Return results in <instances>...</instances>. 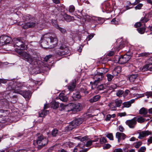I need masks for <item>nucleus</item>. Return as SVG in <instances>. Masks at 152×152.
<instances>
[{
	"mask_svg": "<svg viewBox=\"0 0 152 152\" xmlns=\"http://www.w3.org/2000/svg\"><path fill=\"white\" fill-rule=\"evenodd\" d=\"M58 42L57 37L50 36L48 34H44L40 41L41 46L43 48H53L56 46Z\"/></svg>",
	"mask_w": 152,
	"mask_h": 152,
	"instance_id": "obj_1",
	"label": "nucleus"
},
{
	"mask_svg": "<svg viewBox=\"0 0 152 152\" xmlns=\"http://www.w3.org/2000/svg\"><path fill=\"white\" fill-rule=\"evenodd\" d=\"M23 20L27 21V22L26 23L25 25L22 26L23 29L33 27L35 26L36 23L34 19L31 18L30 15L23 16Z\"/></svg>",
	"mask_w": 152,
	"mask_h": 152,
	"instance_id": "obj_2",
	"label": "nucleus"
},
{
	"mask_svg": "<svg viewBox=\"0 0 152 152\" xmlns=\"http://www.w3.org/2000/svg\"><path fill=\"white\" fill-rule=\"evenodd\" d=\"M58 48L56 50V55L61 56L68 54L70 52L68 48L64 44H62L59 45Z\"/></svg>",
	"mask_w": 152,
	"mask_h": 152,
	"instance_id": "obj_3",
	"label": "nucleus"
},
{
	"mask_svg": "<svg viewBox=\"0 0 152 152\" xmlns=\"http://www.w3.org/2000/svg\"><path fill=\"white\" fill-rule=\"evenodd\" d=\"M83 121V119L81 118H77L73 121L68 126L66 127L65 131H68L72 130L82 124Z\"/></svg>",
	"mask_w": 152,
	"mask_h": 152,
	"instance_id": "obj_4",
	"label": "nucleus"
},
{
	"mask_svg": "<svg viewBox=\"0 0 152 152\" xmlns=\"http://www.w3.org/2000/svg\"><path fill=\"white\" fill-rule=\"evenodd\" d=\"M48 139L42 135H41L38 137L36 140V143L37 145V148L38 149H40L46 145L48 143Z\"/></svg>",
	"mask_w": 152,
	"mask_h": 152,
	"instance_id": "obj_5",
	"label": "nucleus"
},
{
	"mask_svg": "<svg viewBox=\"0 0 152 152\" xmlns=\"http://www.w3.org/2000/svg\"><path fill=\"white\" fill-rule=\"evenodd\" d=\"M19 54L22 58L30 64H33L34 61V58L32 56L27 53L26 51H20Z\"/></svg>",
	"mask_w": 152,
	"mask_h": 152,
	"instance_id": "obj_6",
	"label": "nucleus"
},
{
	"mask_svg": "<svg viewBox=\"0 0 152 152\" xmlns=\"http://www.w3.org/2000/svg\"><path fill=\"white\" fill-rule=\"evenodd\" d=\"M131 56L126 54L124 56H121L120 57L116 56L115 57L118 63L121 64H123L126 63L131 58Z\"/></svg>",
	"mask_w": 152,
	"mask_h": 152,
	"instance_id": "obj_7",
	"label": "nucleus"
},
{
	"mask_svg": "<svg viewBox=\"0 0 152 152\" xmlns=\"http://www.w3.org/2000/svg\"><path fill=\"white\" fill-rule=\"evenodd\" d=\"M125 123L130 128H134L137 124V117H134L131 120H127L126 121Z\"/></svg>",
	"mask_w": 152,
	"mask_h": 152,
	"instance_id": "obj_8",
	"label": "nucleus"
},
{
	"mask_svg": "<svg viewBox=\"0 0 152 152\" xmlns=\"http://www.w3.org/2000/svg\"><path fill=\"white\" fill-rule=\"evenodd\" d=\"M148 64L144 65L142 69V71L145 72L147 70L152 72V57L148 59Z\"/></svg>",
	"mask_w": 152,
	"mask_h": 152,
	"instance_id": "obj_9",
	"label": "nucleus"
},
{
	"mask_svg": "<svg viewBox=\"0 0 152 152\" xmlns=\"http://www.w3.org/2000/svg\"><path fill=\"white\" fill-rule=\"evenodd\" d=\"M14 43V46L20 48V49H23L25 47V45L18 38L14 39L13 40Z\"/></svg>",
	"mask_w": 152,
	"mask_h": 152,
	"instance_id": "obj_10",
	"label": "nucleus"
},
{
	"mask_svg": "<svg viewBox=\"0 0 152 152\" xmlns=\"http://www.w3.org/2000/svg\"><path fill=\"white\" fill-rule=\"evenodd\" d=\"M16 93L19 94L26 98H29L31 95L30 91H16Z\"/></svg>",
	"mask_w": 152,
	"mask_h": 152,
	"instance_id": "obj_11",
	"label": "nucleus"
},
{
	"mask_svg": "<svg viewBox=\"0 0 152 152\" xmlns=\"http://www.w3.org/2000/svg\"><path fill=\"white\" fill-rule=\"evenodd\" d=\"M103 77V76L102 75H99V74L98 73V74L95 75L94 79L95 80L94 82H91L90 83L91 84H93L94 85H97V84L101 81Z\"/></svg>",
	"mask_w": 152,
	"mask_h": 152,
	"instance_id": "obj_12",
	"label": "nucleus"
},
{
	"mask_svg": "<svg viewBox=\"0 0 152 152\" xmlns=\"http://www.w3.org/2000/svg\"><path fill=\"white\" fill-rule=\"evenodd\" d=\"M115 137L119 143L121 140H124L126 138V135L124 133L118 132L116 134Z\"/></svg>",
	"mask_w": 152,
	"mask_h": 152,
	"instance_id": "obj_13",
	"label": "nucleus"
},
{
	"mask_svg": "<svg viewBox=\"0 0 152 152\" xmlns=\"http://www.w3.org/2000/svg\"><path fill=\"white\" fill-rule=\"evenodd\" d=\"M139 135L138 138L139 139H142L144 137L151 134V132L148 130L143 131L140 132H138Z\"/></svg>",
	"mask_w": 152,
	"mask_h": 152,
	"instance_id": "obj_14",
	"label": "nucleus"
},
{
	"mask_svg": "<svg viewBox=\"0 0 152 152\" xmlns=\"http://www.w3.org/2000/svg\"><path fill=\"white\" fill-rule=\"evenodd\" d=\"M0 38L1 39L2 43L4 44L9 43L11 40L10 37L6 35H2L0 37Z\"/></svg>",
	"mask_w": 152,
	"mask_h": 152,
	"instance_id": "obj_15",
	"label": "nucleus"
},
{
	"mask_svg": "<svg viewBox=\"0 0 152 152\" xmlns=\"http://www.w3.org/2000/svg\"><path fill=\"white\" fill-rule=\"evenodd\" d=\"M13 84L14 86H15V90L13 92H15V93H16V91H20L18 88H21L24 85L23 83H21L18 81H17L13 83Z\"/></svg>",
	"mask_w": 152,
	"mask_h": 152,
	"instance_id": "obj_16",
	"label": "nucleus"
},
{
	"mask_svg": "<svg viewBox=\"0 0 152 152\" xmlns=\"http://www.w3.org/2000/svg\"><path fill=\"white\" fill-rule=\"evenodd\" d=\"M64 20L67 22H70L74 20V18L70 15H68L65 13L61 14Z\"/></svg>",
	"mask_w": 152,
	"mask_h": 152,
	"instance_id": "obj_17",
	"label": "nucleus"
},
{
	"mask_svg": "<svg viewBox=\"0 0 152 152\" xmlns=\"http://www.w3.org/2000/svg\"><path fill=\"white\" fill-rule=\"evenodd\" d=\"M136 99H132L129 101L126 102H124L122 104L123 105V107L128 108L130 107L131 106V104L133 103L134 102L135 100Z\"/></svg>",
	"mask_w": 152,
	"mask_h": 152,
	"instance_id": "obj_18",
	"label": "nucleus"
},
{
	"mask_svg": "<svg viewBox=\"0 0 152 152\" xmlns=\"http://www.w3.org/2000/svg\"><path fill=\"white\" fill-rule=\"evenodd\" d=\"M74 112L80 111L82 109V105L79 103H74Z\"/></svg>",
	"mask_w": 152,
	"mask_h": 152,
	"instance_id": "obj_19",
	"label": "nucleus"
},
{
	"mask_svg": "<svg viewBox=\"0 0 152 152\" xmlns=\"http://www.w3.org/2000/svg\"><path fill=\"white\" fill-rule=\"evenodd\" d=\"M7 110H0V121H2V118L6 117L7 116Z\"/></svg>",
	"mask_w": 152,
	"mask_h": 152,
	"instance_id": "obj_20",
	"label": "nucleus"
},
{
	"mask_svg": "<svg viewBox=\"0 0 152 152\" xmlns=\"http://www.w3.org/2000/svg\"><path fill=\"white\" fill-rule=\"evenodd\" d=\"M72 97L73 100H77L79 99H80L81 96L80 94V93L78 92H76L73 93L72 96Z\"/></svg>",
	"mask_w": 152,
	"mask_h": 152,
	"instance_id": "obj_21",
	"label": "nucleus"
},
{
	"mask_svg": "<svg viewBox=\"0 0 152 152\" xmlns=\"http://www.w3.org/2000/svg\"><path fill=\"white\" fill-rule=\"evenodd\" d=\"M101 96L99 95H96L90 99L89 101L91 103H93L98 101L100 98Z\"/></svg>",
	"mask_w": 152,
	"mask_h": 152,
	"instance_id": "obj_22",
	"label": "nucleus"
},
{
	"mask_svg": "<svg viewBox=\"0 0 152 152\" xmlns=\"http://www.w3.org/2000/svg\"><path fill=\"white\" fill-rule=\"evenodd\" d=\"M74 103H70L67 105V106L66 107V110L67 111H72L74 112Z\"/></svg>",
	"mask_w": 152,
	"mask_h": 152,
	"instance_id": "obj_23",
	"label": "nucleus"
},
{
	"mask_svg": "<svg viewBox=\"0 0 152 152\" xmlns=\"http://www.w3.org/2000/svg\"><path fill=\"white\" fill-rule=\"evenodd\" d=\"M59 98L60 100L64 102H66L68 100V98L64 95V93H61L59 94Z\"/></svg>",
	"mask_w": 152,
	"mask_h": 152,
	"instance_id": "obj_24",
	"label": "nucleus"
},
{
	"mask_svg": "<svg viewBox=\"0 0 152 152\" xmlns=\"http://www.w3.org/2000/svg\"><path fill=\"white\" fill-rule=\"evenodd\" d=\"M6 90L7 91H12V92L15 93V92H13L15 90V87L14 86V84L12 83H10L7 88Z\"/></svg>",
	"mask_w": 152,
	"mask_h": 152,
	"instance_id": "obj_25",
	"label": "nucleus"
},
{
	"mask_svg": "<svg viewBox=\"0 0 152 152\" xmlns=\"http://www.w3.org/2000/svg\"><path fill=\"white\" fill-rule=\"evenodd\" d=\"M138 76V74H132L129 77V79L131 82H133Z\"/></svg>",
	"mask_w": 152,
	"mask_h": 152,
	"instance_id": "obj_26",
	"label": "nucleus"
},
{
	"mask_svg": "<svg viewBox=\"0 0 152 152\" xmlns=\"http://www.w3.org/2000/svg\"><path fill=\"white\" fill-rule=\"evenodd\" d=\"M147 113V110L144 107L141 108L139 110V113L140 114L144 115L145 117L147 116V115H146Z\"/></svg>",
	"mask_w": 152,
	"mask_h": 152,
	"instance_id": "obj_27",
	"label": "nucleus"
},
{
	"mask_svg": "<svg viewBox=\"0 0 152 152\" xmlns=\"http://www.w3.org/2000/svg\"><path fill=\"white\" fill-rule=\"evenodd\" d=\"M48 111L45 110H41L39 112V116L41 117H44L48 113Z\"/></svg>",
	"mask_w": 152,
	"mask_h": 152,
	"instance_id": "obj_28",
	"label": "nucleus"
},
{
	"mask_svg": "<svg viewBox=\"0 0 152 152\" xmlns=\"http://www.w3.org/2000/svg\"><path fill=\"white\" fill-rule=\"evenodd\" d=\"M108 71V69L107 68H102L99 69V71L100 72L98 73L99 75L103 76L104 74L107 72Z\"/></svg>",
	"mask_w": 152,
	"mask_h": 152,
	"instance_id": "obj_29",
	"label": "nucleus"
},
{
	"mask_svg": "<svg viewBox=\"0 0 152 152\" xmlns=\"http://www.w3.org/2000/svg\"><path fill=\"white\" fill-rule=\"evenodd\" d=\"M53 26L56 28L58 29L62 34H65L66 32V30L65 29L60 27L58 24H55Z\"/></svg>",
	"mask_w": 152,
	"mask_h": 152,
	"instance_id": "obj_30",
	"label": "nucleus"
},
{
	"mask_svg": "<svg viewBox=\"0 0 152 152\" xmlns=\"http://www.w3.org/2000/svg\"><path fill=\"white\" fill-rule=\"evenodd\" d=\"M115 105L117 107H120L122 103V101L121 99H116L115 100Z\"/></svg>",
	"mask_w": 152,
	"mask_h": 152,
	"instance_id": "obj_31",
	"label": "nucleus"
},
{
	"mask_svg": "<svg viewBox=\"0 0 152 152\" xmlns=\"http://www.w3.org/2000/svg\"><path fill=\"white\" fill-rule=\"evenodd\" d=\"M75 83L72 82L68 86V88L70 91H73L75 88Z\"/></svg>",
	"mask_w": 152,
	"mask_h": 152,
	"instance_id": "obj_32",
	"label": "nucleus"
},
{
	"mask_svg": "<svg viewBox=\"0 0 152 152\" xmlns=\"http://www.w3.org/2000/svg\"><path fill=\"white\" fill-rule=\"evenodd\" d=\"M146 119L143 118L142 117L140 116H137V121L140 123H142L144 122Z\"/></svg>",
	"mask_w": 152,
	"mask_h": 152,
	"instance_id": "obj_33",
	"label": "nucleus"
},
{
	"mask_svg": "<svg viewBox=\"0 0 152 152\" xmlns=\"http://www.w3.org/2000/svg\"><path fill=\"white\" fill-rule=\"evenodd\" d=\"M108 106L110 107V110H115L116 109V107L115 105V106L114 105V103L113 102H111L109 103Z\"/></svg>",
	"mask_w": 152,
	"mask_h": 152,
	"instance_id": "obj_34",
	"label": "nucleus"
},
{
	"mask_svg": "<svg viewBox=\"0 0 152 152\" xmlns=\"http://www.w3.org/2000/svg\"><path fill=\"white\" fill-rule=\"evenodd\" d=\"M150 55L149 53L148 52H143L140 53L138 55L139 57H147Z\"/></svg>",
	"mask_w": 152,
	"mask_h": 152,
	"instance_id": "obj_35",
	"label": "nucleus"
},
{
	"mask_svg": "<svg viewBox=\"0 0 152 152\" xmlns=\"http://www.w3.org/2000/svg\"><path fill=\"white\" fill-rule=\"evenodd\" d=\"M106 76L107 77V80L109 82L111 81L113 79V78L114 77V75H111L110 74H107L106 75Z\"/></svg>",
	"mask_w": 152,
	"mask_h": 152,
	"instance_id": "obj_36",
	"label": "nucleus"
},
{
	"mask_svg": "<svg viewBox=\"0 0 152 152\" xmlns=\"http://www.w3.org/2000/svg\"><path fill=\"white\" fill-rule=\"evenodd\" d=\"M145 27H140L137 29L138 32L141 34H143L145 31Z\"/></svg>",
	"mask_w": 152,
	"mask_h": 152,
	"instance_id": "obj_37",
	"label": "nucleus"
},
{
	"mask_svg": "<svg viewBox=\"0 0 152 152\" xmlns=\"http://www.w3.org/2000/svg\"><path fill=\"white\" fill-rule=\"evenodd\" d=\"M58 130L56 129L53 130L52 132L51 135L53 137H56L58 134Z\"/></svg>",
	"mask_w": 152,
	"mask_h": 152,
	"instance_id": "obj_38",
	"label": "nucleus"
},
{
	"mask_svg": "<svg viewBox=\"0 0 152 152\" xmlns=\"http://www.w3.org/2000/svg\"><path fill=\"white\" fill-rule=\"evenodd\" d=\"M124 91L122 90H119L116 93V94L117 96L119 97H121L122 95L123 94Z\"/></svg>",
	"mask_w": 152,
	"mask_h": 152,
	"instance_id": "obj_39",
	"label": "nucleus"
},
{
	"mask_svg": "<svg viewBox=\"0 0 152 152\" xmlns=\"http://www.w3.org/2000/svg\"><path fill=\"white\" fill-rule=\"evenodd\" d=\"M100 143L101 144H103L107 142L106 139L105 137H102L99 140Z\"/></svg>",
	"mask_w": 152,
	"mask_h": 152,
	"instance_id": "obj_40",
	"label": "nucleus"
},
{
	"mask_svg": "<svg viewBox=\"0 0 152 152\" xmlns=\"http://www.w3.org/2000/svg\"><path fill=\"white\" fill-rule=\"evenodd\" d=\"M52 107L54 109H56L59 107V103L58 102H54L52 104Z\"/></svg>",
	"mask_w": 152,
	"mask_h": 152,
	"instance_id": "obj_41",
	"label": "nucleus"
},
{
	"mask_svg": "<svg viewBox=\"0 0 152 152\" xmlns=\"http://www.w3.org/2000/svg\"><path fill=\"white\" fill-rule=\"evenodd\" d=\"M148 20L149 19L145 17H143L141 18L140 22L142 23H144L147 22Z\"/></svg>",
	"mask_w": 152,
	"mask_h": 152,
	"instance_id": "obj_42",
	"label": "nucleus"
},
{
	"mask_svg": "<svg viewBox=\"0 0 152 152\" xmlns=\"http://www.w3.org/2000/svg\"><path fill=\"white\" fill-rule=\"evenodd\" d=\"M106 136L108 138H109L110 140H113V134L112 133L108 134H107V135Z\"/></svg>",
	"mask_w": 152,
	"mask_h": 152,
	"instance_id": "obj_43",
	"label": "nucleus"
},
{
	"mask_svg": "<svg viewBox=\"0 0 152 152\" xmlns=\"http://www.w3.org/2000/svg\"><path fill=\"white\" fill-rule=\"evenodd\" d=\"M115 69L117 72V73L119 74L121 72V68L120 66H117L115 68Z\"/></svg>",
	"mask_w": 152,
	"mask_h": 152,
	"instance_id": "obj_44",
	"label": "nucleus"
},
{
	"mask_svg": "<svg viewBox=\"0 0 152 152\" xmlns=\"http://www.w3.org/2000/svg\"><path fill=\"white\" fill-rule=\"evenodd\" d=\"M75 8L73 5H71L69 7V11L70 12H72L75 11Z\"/></svg>",
	"mask_w": 152,
	"mask_h": 152,
	"instance_id": "obj_45",
	"label": "nucleus"
},
{
	"mask_svg": "<svg viewBox=\"0 0 152 152\" xmlns=\"http://www.w3.org/2000/svg\"><path fill=\"white\" fill-rule=\"evenodd\" d=\"M104 88V86L103 85H100L97 87V89L99 91H102Z\"/></svg>",
	"mask_w": 152,
	"mask_h": 152,
	"instance_id": "obj_46",
	"label": "nucleus"
},
{
	"mask_svg": "<svg viewBox=\"0 0 152 152\" xmlns=\"http://www.w3.org/2000/svg\"><path fill=\"white\" fill-rule=\"evenodd\" d=\"M52 56V55H49L47 56L44 58V61L46 62H47L49 60V59L51 58Z\"/></svg>",
	"mask_w": 152,
	"mask_h": 152,
	"instance_id": "obj_47",
	"label": "nucleus"
},
{
	"mask_svg": "<svg viewBox=\"0 0 152 152\" xmlns=\"http://www.w3.org/2000/svg\"><path fill=\"white\" fill-rule=\"evenodd\" d=\"M146 150V148L145 147H142L139 150L138 152H144Z\"/></svg>",
	"mask_w": 152,
	"mask_h": 152,
	"instance_id": "obj_48",
	"label": "nucleus"
},
{
	"mask_svg": "<svg viewBox=\"0 0 152 152\" xmlns=\"http://www.w3.org/2000/svg\"><path fill=\"white\" fill-rule=\"evenodd\" d=\"M92 143V142L91 140H89L87 142L86 144V147H88L91 145Z\"/></svg>",
	"mask_w": 152,
	"mask_h": 152,
	"instance_id": "obj_49",
	"label": "nucleus"
},
{
	"mask_svg": "<svg viewBox=\"0 0 152 152\" xmlns=\"http://www.w3.org/2000/svg\"><path fill=\"white\" fill-rule=\"evenodd\" d=\"M111 22L112 24H118V21L116 20L115 18L113 19L111 21Z\"/></svg>",
	"mask_w": 152,
	"mask_h": 152,
	"instance_id": "obj_50",
	"label": "nucleus"
},
{
	"mask_svg": "<svg viewBox=\"0 0 152 152\" xmlns=\"http://www.w3.org/2000/svg\"><path fill=\"white\" fill-rule=\"evenodd\" d=\"M142 144V143L141 142H139L136 144L135 147L137 148H138Z\"/></svg>",
	"mask_w": 152,
	"mask_h": 152,
	"instance_id": "obj_51",
	"label": "nucleus"
},
{
	"mask_svg": "<svg viewBox=\"0 0 152 152\" xmlns=\"http://www.w3.org/2000/svg\"><path fill=\"white\" fill-rule=\"evenodd\" d=\"M146 95L147 96V98H148L149 97L152 96V92H148L146 93Z\"/></svg>",
	"mask_w": 152,
	"mask_h": 152,
	"instance_id": "obj_52",
	"label": "nucleus"
},
{
	"mask_svg": "<svg viewBox=\"0 0 152 152\" xmlns=\"http://www.w3.org/2000/svg\"><path fill=\"white\" fill-rule=\"evenodd\" d=\"M142 6V4H139L137 6L135 7V9L136 10L137 9H140L141 7Z\"/></svg>",
	"mask_w": 152,
	"mask_h": 152,
	"instance_id": "obj_53",
	"label": "nucleus"
},
{
	"mask_svg": "<svg viewBox=\"0 0 152 152\" xmlns=\"http://www.w3.org/2000/svg\"><path fill=\"white\" fill-rule=\"evenodd\" d=\"M118 115L120 116V117L125 116L126 115V113L125 112L120 113H118Z\"/></svg>",
	"mask_w": 152,
	"mask_h": 152,
	"instance_id": "obj_54",
	"label": "nucleus"
},
{
	"mask_svg": "<svg viewBox=\"0 0 152 152\" xmlns=\"http://www.w3.org/2000/svg\"><path fill=\"white\" fill-rule=\"evenodd\" d=\"M111 147V145L109 144H107L106 145H105L103 147V149H107L110 148Z\"/></svg>",
	"mask_w": 152,
	"mask_h": 152,
	"instance_id": "obj_55",
	"label": "nucleus"
},
{
	"mask_svg": "<svg viewBox=\"0 0 152 152\" xmlns=\"http://www.w3.org/2000/svg\"><path fill=\"white\" fill-rule=\"evenodd\" d=\"M141 22H138L134 24V26L136 28H137L138 27H140L141 25Z\"/></svg>",
	"mask_w": 152,
	"mask_h": 152,
	"instance_id": "obj_56",
	"label": "nucleus"
},
{
	"mask_svg": "<svg viewBox=\"0 0 152 152\" xmlns=\"http://www.w3.org/2000/svg\"><path fill=\"white\" fill-rule=\"evenodd\" d=\"M113 152H123V151L121 148H119L115 149Z\"/></svg>",
	"mask_w": 152,
	"mask_h": 152,
	"instance_id": "obj_57",
	"label": "nucleus"
},
{
	"mask_svg": "<svg viewBox=\"0 0 152 152\" xmlns=\"http://www.w3.org/2000/svg\"><path fill=\"white\" fill-rule=\"evenodd\" d=\"M7 83V80L3 79H0V84L5 83Z\"/></svg>",
	"mask_w": 152,
	"mask_h": 152,
	"instance_id": "obj_58",
	"label": "nucleus"
},
{
	"mask_svg": "<svg viewBox=\"0 0 152 152\" xmlns=\"http://www.w3.org/2000/svg\"><path fill=\"white\" fill-rule=\"evenodd\" d=\"M60 107H61V108L62 110L66 109V107L67 106V105H64L63 104H60Z\"/></svg>",
	"mask_w": 152,
	"mask_h": 152,
	"instance_id": "obj_59",
	"label": "nucleus"
},
{
	"mask_svg": "<svg viewBox=\"0 0 152 152\" xmlns=\"http://www.w3.org/2000/svg\"><path fill=\"white\" fill-rule=\"evenodd\" d=\"M119 130L121 132H123L124 130V127L121 126H120L118 127Z\"/></svg>",
	"mask_w": 152,
	"mask_h": 152,
	"instance_id": "obj_60",
	"label": "nucleus"
},
{
	"mask_svg": "<svg viewBox=\"0 0 152 152\" xmlns=\"http://www.w3.org/2000/svg\"><path fill=\"white\" fill-rule=\"evenodd\" d=\"M111 118L110 115L108 114L106 116V117L105 119V120L107 121H110Z\"/></svg>",
	"mask_w": 152,
	"mask_h": 152,
	"instance_id": "obj_61",
	"label": "nucleus"
},
{
	"mask_svg": "<svg viewBox=\"0 0 152 152\" xmlns=\"http://www.w3.org/2000/svg\"><path fill=\"white\" fill-rule=\"evenodd\" d=\"M114 54V52L113 51H111L108 53L107 55L109 56H113Z\"/></svg>",
	"mask_w": 152,
	"mask_h": 152,
	"instance_id": "obj_62",
	"label": "nucleus"
},
{
	"mask_svg": "<svg viewBox=\"0 0 152 152\" xmlns=\"http://www.w3.org/2000/svg\"><path fill=\"white\" fill-rule=\"evenodd\" d=\"M112 74L115 77L116 76H117L118 73H117V72L114 69L112 72Z\"/></svg>",
	"mask_w": 152,
	"mask_h": 152,
	"instance_id": "obj_63",
	"label": "nucleus"
},
{
	"mask_svg": "<svg viewBox=\"0 0 152 152\" xmlns=\"http://www.w3.org/2000/svg\"><path fill=\"white\" fill-rule=\"evenodd\" d=\"M129 92V91L128 90H126L125 91L124 93V96L125 97L126 96Z\"/></svg>",
	"mask_w": 152,
	"mask_h": 152,
	"instance_id": "obj_64",
	"label": "nucleus"
}]
</instances>
